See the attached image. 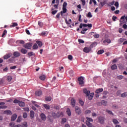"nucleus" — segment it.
I'll use <instances>...</instances> for the list:
<instances>
[{
	"mask_svg": "<svg viewBox=\"0 0 127 127\" xmlns=\"http://www.w3.org/2000/svg\"><path fill=\"white\" fill-rule=\"evenodd\" d=\"M67 2H64L63 4V10L64 13H66L67 12Z\"/></svg>",
	"mask_w": 127,
	"mask_h": 127,
	"instance_id": "nucleus-1",
	"label": "nucleus"
},
{
	"mask_svg": "<svg viewBox=\"0 0 127 127\" xmlns=\"http://www.w3.org/2000/svg\"><path fill=\"white\" fill-rule=\"evenodd\" d=\"M98 122L101 124V125H103V124L105 123V118L100 116L98 118Z\"/></svg>",
	"mask_w": 127,
	"mask_h": 127,
	"instance_id": "nucleus-2",
	"label": "nucleus"
},
{
	"mask_svg": "<svg viewBox=\"0 0 127 127\" xmlns=\"http://www.w3.org/2000/svg\"><path fill=\"white\" fill-rule=\"evenodd\" d=\"M125 17H126V16H122L121 17V18H120V25L121 26H122V25H123V23H126V22L125 21Z\"/></svg>",
	"mask_w": 127,
	"mask_h": 127,
	"instance_id": "nucleus-3",
	"label": "nucleus"
},
{
	"mask_svg": "<svg viewBox=\"0 0 127 127\" xmlns=\"http://www.w3.org/2000/svg\"><path fill=\"white\" fill-rule=\"evenodd\" d=\"M11 56H12V53H9L7 54H6L5 55H4L3 56V59L4 60H6L8 59V58H10V57H11Z\"/></svg>",
	"mask_w": 127,
	"mask_h": 127,
	"instance_id": "nucleus-4",
	"label": "nucleus"
},
{
	"mask_svg": "<svg viewBox=\"0 0 127 127\" xmlns=\"http://www.w3.org/2000/svg\"><path fill=\"white\" fill-rule=\"evenodd\" d=\"M32 46V43H28L24 45V47L26 49H30V47Z\"/></svg>",
	"mask_w": 127,
	"mask_h": 127,
	"instance_id": "nucleus-5",
	"label": "nucleus"
},
{
	"mask_svg": "<svg viewBox=\"0 0 127 127\" xmlns=\"http://www.w3.org/2000/svg\"><path fill=\"white\" fill-rule=\"evenodd\" d=\"M75 112L77 115H81L82 113V110L80 109V108L78 106L75 107Z\"/></svg>",
	"mask_w": 127,
	"mask_h": 127,
	"instance_id": "nucleus-6",
	"label": "nucleus"
},
{
	"mask_svg": "<svg viewBox=\"0 0 127 127\" xmlns=\"http://www.w3.org/2000/svg\"><path fill=\"white\" fill-rule=\"evenodd\" d=\"M78 81L79 82V85H83L84 84V78L83 77V76L78 77Z\"/></svg>",
	"mask_w": 127,
	"mask_h": 127,
	"instance_id": "nucleus-7",
	"label": "nucleus"
},
{
	"mask_svg": "<svg viewBox=\"0 0 127 127\" xmlns=\"http://www.w3.org/2000/svg\"><path fill=\"white\" fill-rule=\"evenodd\" d=\"M91 48H89L88 47H85L83 49V51L85 53H89V52H90V51H91Z\"/></svg>",
	"mask_w": 127,
	"mask_h": 127,
	"instance_id": "nucleus-8",
	"label": "nucleus"
},
{
	"mask_svg": "<svg viewBox=\"0 0 127 127\" xmlns=\"http://www.w3.org/2000/svg\"><path fill=\"white\" fill-rule=\"evenodd\" d=\"M40 118L42 121H44V122L46 121V115H45L44 113H41L40 114Z\"/></svg>",
	"mask_w": 127,
	"mask_h": 127,
	"instance_id": "nucleus-9",
	"label": "nucleus"
},
{
	"mask_svg": "<svg viewBox=\"0 0 127 127\" xmlns=\"http://www.w3.org/2000/svg\"><path fill=\"white\" fill-rule=\"evenodd\" d=\"M34 115H35L34 111H31L30 112V118L31 120H32V119H34Z\"/></svg>",
	"mask_w": 127,
	"mask_h": 127,
	"instance_id": "nucleus-10",
	"label": "nucleus"
},
{
	"mask_svg": "<svg viewBox=\"0 0 127 127\" xmlns=\"http://www.w3.org/2000/svg\"><path fill=\"white\" fill-rule=\"evenodd\" d=\"M83 93H84V94H85L86 97H88V96H89V95H90V91L87 90V89L84 88V89H83Z\"/></svg>",
	"mask_w": 127,
	"mask_h": 127,
	"instance_id": "nucleus-11",
	"label": "nucleus"
},
{
	"mask_svg": "<svg viewBox=\"0 0 127 127\" xmlns=\"http://www.w3.org/2000/svg\"><path fill=\"white\" fill-rule=\"evenodd\" d=\"M71 105L73 107L76 106V100L74 98H72L71 100Z\"/></svg>",
	"mask_w": 127,
	"mask_h": 127,
	"instance_id": "nucleus-12",
	"label": "nucleus"
},
{
	"mask_svg": "<svg viewBox=\"0 0 127 127\" xmlns=\"http://www.w3.org/2000/svg\"><path fill=\"white\" fill-rule=\"evenodd\" d=\"M94 93H91L90 94L89 93V95H88V96H87L88 100H90V101H91V100H92L93 97H94Z\"/></svg>",
	"mask_w": 127,
	"mask_h": 127,
	"instance_id": "nucleus-13",
	"label": "nucleus"
},
{
	"mask_svg": "<svg viewBox=\"0 0 127 127\" xmlns=\"http://www.w3.org/2000/svg\"><path fill=\"white\" fill-rule=\"evenodd\" d=\"M35 95L36 96L39 97V96H41V95H42V91H41V90L36 91L35 92Z\"/></svg>",
	"mask_w": 127,
	"mask_h": 127,
	"instance_id": "nucleus-14",
	"label": "nucleus"
},
{
	"mask_svg": "<svg viewBox=\"0 0 127 127\" xmlns=\"http://www.w3.org/2000/svg\"><path fill=\"white\" fill-rule=\"evenodd\" d=\"M13 56L14 57H19V56H20V53L17 51L14 52L13 53Z\"/></svg>",
	"mask_w": 127,
	"mask_h": 127,
	"instance_id": "nucleus-15",
	"label": "nucleus"
},
{
	"mask_svg": "<svg viewBox=\"0 0 127 127\" xmlns=\"http://www.w3.org/2000/svg\"><path fill=\"white\" fill-rule=\"evenodd\" d=\"M16 118H17V115H16V114H13L11 117V120L12 122H14V121L16 120Z\"/></svg>",
	"mask_w": 127,
	"mask_h": 127,
	"instance_id": "nucleus-16",
	"label": "nucleus"
},
{
	"mask_svg": "<svg viewBox=\"0 0 127 127\" xmlns=\"http://www.w3.org/2000/svg\"><path fill=\"white\" fill-rule=\"evenodd\" d=\"M111 42H112V41L110 39H106L103 41V43H104V44H106V43H107L108 44H110Z\"/></svg>",
	"mask_w": 127,
	"mask_h": 127,
	"instance_id": "nucleus-17",
	"label": "nucleus"
},
{
	"mask_svg": "<svg viewBox=\"0 0 127 127\" xmlns=\"http://www.w3.org/2000/svg\"><path fill=\"white\" fill-rule=\"evenodd\" d=\"M4 114H5L6 115H12V113H11V111L10 110H5L4 111Z\"/></svg>",
	"mask_w": 127,
	"mask_h": 127,
	"instance_id": "nucleus-18",
	"label": "nucleus"
},
{
	"mask_svg": "<svg viewBox=\"0 0 127 127\" xmlns=\"http://www.w3.org/2000/svg\"><path fill=\"white\" fill-rule=\"evenodd\" d=\"M104 91V89L103 88H99L96 90V93L97 94H100V93H102Z\"/></svg>",
	"mask_w": 127,
	"mask_h": 127,
	"instance_id": "nucleus-19",
	"label": "nucleus"
},
{
	"mask_svg": "<svg viewBox=\"0 0 127 127\" xmlns=\"http://www.w3.org/2000/svg\"><path fill=\"white\" fill-rule=\"evenodd\" d=\"M8 62L9 63H13L14 62V57H12L11 58H10L8 60Z\"/></svg>",
	"mask_w": 127,
	"mask_h": 127,
	"instance_id": "nucleus-20",
	"label": "nucleus"
},
{
	"mask_svg": "<svg viewBox=\"0 0 127 127\" xmlns=\"http://www.w3.org/2000/svg\"><path fill=\"white\" fill-rule=\"evenodd\" d=\"M63 115V112H57L56 113V118H60V116H62Z\"/></svg>",
	"mask_w": 127,
	"mask_h": 127,
	"instance_id": "nucleus-21",
	"label": "nucleus"
},
{
	"mask_svg": "<svg viewBox=\"0 0 127 127\" xmlns=\"http://www.w3.org/2000/svg\"><path fill=\"white\" fill-rule=\"evenodd\" d=\"M19 106L20 107H25V103L22 101H20L19 102Z\"/></svg>",
	"mask_w": 127,
	"mask_h": 127,
	"instance_id": "nucleus-22",
	"label": "nucleus"
},
{
	"mask_svg": "<svg viewBox=\"0 0 127 127\" xmlns=\"http://www.w3.org/2000/svg\"><path fill=\"white\" fill-rule=\"evenodd\" d=\"M43 107L46 109V110H50V106L48 104H45Z\"/></svg>",
	"mask_w": 127,
	"mask_h": 127,
	"instance_id": "nucleus-23",
	"label": "nucleus"
},
{
	"mask_svg": "<svg viewBox=\"0 0 127 127\" xmlns=\"http://www.w3.org/2000/svg\"><path fill=\"white\" fill-rule=\"evenodd\" d=\"M46 78V76L45 75H42L40 76L39 78L40 80H42V81H44Z\"/></svg>",
	"mask_w": 127,
	"mask_h": 127,
	"instance_id": "nucleus-24",
	"label": "nucleus"
},
{
	"mask_svg": "<svg viewBox=\"0 0 127 127\" xmlns=\"http://www.w3.org/2000/svg\"><path fill=\"white\" fill-rule=\"evenodd\" d=\"M21 52L22 54H26L27 53V50L25 49H21Z\"/></svg>",
	"mask_w": 127,
	"mask_h": 127,
	"instance_id": "nucleus-25",
	"label": "nucleus"
},
{
	"mask_svg": "<svg viewBox=\"0 0 127 127\" xmlns=\"http://www.w3.org/2000/svg\"><path fill=\"white\" fill-rule=\"evenodd\" d=\"M66 114L68 115V117L71 116V110L69 108H67L66 109Z\"/></svg>",
	"mask_w": 127,
	"mask_h": 127,
	"instance_id": "nucleus-26",
	"label": "nucleus"
},
{
	"mask_svg": "<svg viewBox=\"0 0 127 127\" xmlns=\"http://www.w3.org/2000/svg\"><path fill=\"white\" fill-rule=\"evenodd\" d=\"M4 102H0V109H4L5 106H3L4 105Z\"/></svg>",
	"mask_w": 127,
	"mask_h": 127,
	"instance_id": "nucleus-27",
	"label": "nucleus"
},
{
	"mask_svg": "<svg viewBox=\"0 0 127 127\" xmlns=\"http://www.w3.org/2000/svg\"><path fill=\"white\" fill-rule=\"evenodd\" d=\"M118 68V66H117V64H114L111 66L112 70H116V69Z\"/></svg>",
	"mask_w": 127,
	"mask_h": 127,
	"instance_id": "nucleus-28",
	"label": "nucleus"
},
{
	"mask_svg": "<svg viewBox=\"0 0 127 127\" xmlns=\"http://www.w3.org/2000/svg\"><path fill=\"white\" fill-rule=\"evenodd\" d=\"M86 120L87 121L86 122H88V123L90 122H93L94 121V120L91 118H89V117H86Z\"/></svg>",
	"mask_w": 127,
	"mask_h": 127,
	"instance_id": "nucleus-29",
	"label": "nucleus"
},
{
	"mask_svg": "<svg viewBox=\"0 0 127 127\" xmlns=\"http://www.w3.org/2000/svg\"><path fill=\"white\" fill-rule=\"evenodd\" d=\"M112 122L114 125H118V124L119 123V121L116 119H113Z\"/></svg>",
	"mask_w": 127,
	"mask_h": 127,
	"instance_id": "nucleus-30",
	"label": "nucleus"
},
{
	"mask_svg": "<svg viewBox=\"0 0 127 127\" xmlns=\"http://www.w3.org/2000/svg\"><path fill=\"white\" fill-rule=\"evenodd\" d=\"M121 98H126L127 97V92H124L122 93L121 95Z\"/></svg>",
	"mask_w": 127,
	"mask_h": 127,
	"instance_id": "nucleus-31",
	"label": "nucleus"
},
{
	"mask_svg": "<svg viewBox=\"0 0 127 127\" xmlns=\"http://www.w3.org/2000/svg\"><path fill=\"white\" fill-rule=\"evenodd\" d=\"M86 125L88 127H93V124L89 122H86Z\"/></svg>",
	"mask_w": 127,
	"mask_h": 127,
	"instance_id": "nucleus-32",
	"label": "nucleus"
},
{
	"mask_svg": "<svg viewBox=\"0 0 127 127\" xmlns=\"http://www.w3.org/2000/svg\"><path fill=\"white\" fill-rule=\"evenodd\" d=\"M28 56L31 57V56H35V54L33 53V52H30L28 53Z\"/></svg>",
	"mask_w": 127,
	"mask_h": 127,
	"instance_id": "nucleus-33",
	"label": "nucleus"
},
{
	"mask_svg": "<svg viewBox=\"0 0 127 127\" xmlns=\"http://www.w3.org/2000/svg\"><path fill=\"white\" fill-rule=\"evenodd\" d=\"M66 122H67V119H66L65 118L62 119L61 122L62 125H64V124L66 123Z\"/></svg>",
	"mask_w": 127,
	"mask_h": 127,
	"instance_id": "nucleus-34",
	"label": "nucleus"
},
{
	"mask_svg": "<svg viewBox=\"0 0 127 127\" xmlns=\"http://www.w3.org/2000/svg\"><path fill=\"white\" fill-rule=\"evenodd\" d=\"M101 104L102 105H103V106H107V104H108V102L105 101V100H102L101 101Z\"/></svg>",
	"mask_w": 127,
	"mask_h": 127,
	"instance_id": "nucleus-35",
	"label": "nucleus"
},
{
	"mask_svg": "<svg viewBox=\"0 0 127 127\" xmlns=\"http://www.w3.org/2000/svg\"><path fill=\"white\" fill-rule=\"evenodd\" d=\"M117 79H118V80H123V79H124V76H123V75H118L117 77Z\"/></svg>",
	"mask_w": 127,
	"mask_h": 127,
	"instance_id": "nucleus-36",
	"label": "nucleus"
},
{
	"mask_svg": "<svg viewBox=\"0 0 127 127\" xmlns=\"http://www.w3.org/2000/svg\"><path fill=\"white\" fill-rule=\"evenodd\" d=\"M37 44H38V46H39V47H41L42 46V42L40 41H37Z\"/></svg>",
	"mask_w": 127,
	"mask_h": 127,
	"instance_id": "nucleus-37",
	"label": "nucleus"
},
{
	"mask_svg": "<svg viewBox=\"0 0 127 127\" xmlns=\"http://www.w3.org/2000/svg\"><path fill=\"white\" fill-rule=\"evenodd\" d=\"M17 25L18 24L17 23H13L10 25V27H15V26H17Z\"/></svg>",
	"mask_w": 127,
	"mask_h": 127,
	"instance_id": "nucleus-38",
	"label": "nucleus"
},
{
	"mask_svg": "<svg viewBox=\"0 0 127 127\" xmlns=\"http://www.w3.org/2000/svg\"><path fill=\"white\" fill-rule=\"evenodd\" d=\"M87 17H89L90 18H91V17H93V15H92V13H91V12H89L87 13V15H86Z\"/></svg>",
	"mask_w": 127,
	"mask_h": 127,
	"instance_id": "nucleus-39",
	"label": "nucleus"
},
{
	"mask_svg": "<svg viewBox=\"0 0 127 127\" xmlns=\"http://www.w3.org/2000/svg\"><path fill=\"white\" fill-rule=\"evenodd\" d=\"M52 100L51 97H47L46 98V101L47 102H50Z\"/></svg>",
	"mask_w": 127,
	"mask_h": 127,
	"instance_id": "nucleus-40",
	"label": "nucleus"
},
{
	"mask_svg": "<svg viewBox=\"0 0 127 127\" xmlns=\"http://www.w3.org/2000/svg\"><path fill=\"white\" fill-rule=\"evenodd\" d=\"M28 126L27 125V122H25L23 123L22 126H21V127H27Z\"/></svg>",
	"mask_w": 127,
	"mask_h": 127,
	"instance_id": "nucleus-41",
	"label": "nucleus"
},
{
	"mask_svg": "<svg viewBox=\"0 0 127 127\" xmlns=\"http://www.w3.org/2000/svg\"><path fill=\"white\" fill-rule=\"evenodd\" d=\"M104 52H105V51H104V50H100L98 51L97 54L98 55L103 54V53H104Z\"/></svg>",
	"mask_w": 127,
	"mask_h": 127,
	"instance_id": "nucleus-42",
	"label": "nucleus"
},
{
	"mask_svg": "<svg viewBox=\"0 0 127 127\" xmlns=\"http://www.w3.org/2000/svg\"><path fill=\"white\" fill-rule=\"evenodd\" d=\"M7 80L8 82H10V81H11V80H12V76H7Z\"/></svg>",
	"mask_w": 127,
	"mask_h": 127,
	"instance_id": "nucleus-43",
	"label": "nucleus"
},
{
	"mask_svg": "<svg viewBox=\"0 0 127 127\" xmlns=\"http://www.w3.org/2000/svg\"><path fill=\"white\" fill-rule=\"evenodd\" d=\"M22 118L21 116H19L17 120V123H20L21 122Z\"/></svg>",
	"mask_w": 127,
	"mask_h": 127,
	"instance_id": "nucleus-44",
	"label": "nucleus"
},
{
	"mask_svg": "<svg viewBox=\"0 0 127 127\" xmlns=\"http://www.w3.org/2000/svg\"><path fill=\"white\" fill-rule=\"evenodd\" d=\"M79 103L80 104V105H81V106H84V101H82L81 99L79 100Z\"/></svg>",
	"mask_w": 127,
	"mask_h": 127,
	"instance_id": "nucleus-45",
	"label": "nucleus"
},
{
	"mask_svg": "<svg viewBox=\"0 0 127 127\" xmlns=\"http://www.w3.org/2000/svg\"><path fill=\"white\" fill-rule=\"evenodd\" d=\"M106 112L109 114V115H112V116H114V113L109 110H106Z\"/></svg>",
	"mask_w": 127,
	"mask_h": 127,
	"instance_id": "nucleus-46",
	"label": "nucleus"
},
{
	"mask_svg": "<svg viewBox=\"0 0 127 127\" xmlns=\"http://www.w3.org/2000/svg\"><path fill=\"white\" fill-rule=\"evenodd\" d=\"M91 110H86L84 112L85 115H89V114H91Z\"/></svg>",
	"mask_w": 127,
	"mask_h": 127,
	"instance_id": "nucleus-47",
	"label": "nucleus"
},
{
	"mask_svg": "<svg viewBox=\"0 0 127 127\" xmlns=\"http://www.w3.org/2000/svg\"><path fill=\"white\" fill-rule=\"evenodd\" d=\"M38 48V46L37 45V44H35L33 46V49H37Z\"/></svg>",
	"mask_w": 127,
	"mask_h": 127,
	"instance_id": "nucleus-48",
	"label": "nucleus"
},
{
	"mask_svg": "<svg viewBox=\"0 0 127 127\" xmlns=\"http://www.w3.org/2000/svg\"><path fill=\"white\" fill-rule=\"evenodd\" d=\"M54 108L56 110H60V106L59 105H54Z\"/></svg>",
	"mask_w": 127,
	"mask_h": 127,
	"instance_id": "nucleus-49",
	"label": "nucleus"
},
{
	"mask_svg": "<svg viewBox=\"0 0 127 127\" xmlns=\"http://www.w3.org/2000/svg\"><path fill=\"white\" fill-rule=\"evenodd\" d=\"M6 33H7V31H6V30H4L2 34V37H4V35H5V34H6Z\"/></svg>",
	"mask_w": 127,
	"mask_h": 127,
	"instance_id": "nucleus-50",
	"label": "nucleus"
},
{
	"mask_svg": "<svg viewBox=\"0 0 127 127\" xmlns=\"http://www.w3.org/2000/svg\"><path fill=\"white\" fill-rule=\"evenodd\" d=\"M52 117H53V118H54V119H56V113L55 112H52Z\"/></svg>",
	"mask_w": 127,
	"mask_h": 127,
	"instance_id": "nucleus-51",
	"label": "nucleus"
},
{
	"mask_svg": "<svg viewBox=\"0 0 127 127\" xmlns=\"http://www.w3.org/2000/svg\"><path fill=\"white\" fill-rule=\"evenodd\" d=\"M20 101L18 100H17V99H15L13 101V103L14 104H19V102Z\"/></svg>",
	"mask_w": 127,
	"mask_h": 127,
	"instance_id": "nucleus-52",
	"label": "nucleus"
},
{
	"mask_svg": "<svg viewBox=\"0 0 127 127\" xmlns=\"http://www.w3.org/2000/svg\"><path fill=\"white\" fill-rule=\"evenodd\" d=\"M23 118H24V119H26V118H27V113H24L23 114Z\"/></svg>",
	"mask_w": 127,
	"mask_h": 127,
	"instance_id": "nucleus-53",
	"label": "nucleus"
},
{
	"mask_svg": "<svg viewBox=\"0 0 127 127\" xmlns=\"http://www.w3.org/2000/svg\"><path fill=\"white\" fill-rule=\"evenodd\" d=\"M68 59L69 60L71 61L73 59V57L72 56V55H68Z\"/></svg>",
	"mask_w": 127,
	"mask_h": 127,
	"instance_id": "nucleus-54",
	"label": "nucleus"
},
{
	"mask_svg": "<svg viewBox=\"0 0 127 127\" xmlns=\"http://www.w3.org/2000/svg\"><path fill=\"white\" fill-rule=\"evenodd\" d=\"M38 25L39 26H40L41 27H42V26H43V23H42V22L39 21L38 22Z\"/></svg>",
	"mask_w": 127,
	"mask_h": 127,
	"instance_id": "nucleus-55",
	"label": "nucleus"
},
{
	"mask_svg": "<svg viewBox=\"0 0 127 127\" xmlns=\"http://www.w3.org/2000/svg\"><path fill=\"white\" fill-rule=\"evenodd\" d=\"M94 38H99L100 37V35L99 34H95L94 36Z\"/></svg>",
	"mask_w": 127,
	"mask_h": 127,
	"instance_id": "nucleus-56",
	"label": "nucleus"
},
{
	"mask_svg": "<svg viewBox=\"0 0 127 127\" xmlns=\"http://www.w3.org/2000/svg\"><path fill=\"white\" fill-rule=\"evenodd\" d=\"M58 11V10H54V11H52V14L54 15V14H56V13H57Z\"/></svg>",
	"mask_w": 127,
	"mask_h": 127,
	"instance_id": "nucleus-57",
	"label": "nucleus"
},
{
	"mask_svg": "<svg viewBox=\"0 0 127 127\" xmlns=\"http://www.w3.org/2000/svg\"><path fill=\"white\" fill-rule=\"evenodd\" d=\"M23 110L26 112H29V108L25 107L23 108Z\"/></svg>",
	"mask_w": 127,
	"mask_h": 127,
	"instance_id": "nucleus-58",
	"label": "nucleus"
},
{
	"mask_svg": "<svg viewBox=\"0 0 127 127\" xmlns=\"http://www.w3.org/2000/svg\"><path fill=\"white\" fill-rule=\"evenodd\" d=\"M81 1L82 2V5H85L86 4V1L85 0H81Z\"/></svg>",
	"mask_w": 127,
	"mask_h": 127,
	"instance_id": "nucleus-59",
	"label": "nucleus"
},
{
	"mask_svg": "<svg viewBox=\"0 0 127 127\" xmlns=\"http://www.w3.org/2000/svg\"><path fill=\"white\" fill-rule=\"evenodd\" d=\"M114 5H115L116 6V8H118V7H119V2L116 1Z\"/></svg>",
	"mask_w": 127,
	"mask_h": 127,
	"instance_id": "nucleus-60",
	"label": "nucleus"
},
{
	"mask_svg": "<svg viewBox=\"0 0 127 127\" xmlns=\"http://www.w3.org/2000/svg\"><path fill=\"white\" fill-rule=\"evenodd\" d=\"M25 31L28 35H30V32H29V30H27V29H26Z\"/></svg>",
	"mask_w": 127,
	"mask_h": 127,
	"instance_id": "nucleus-61",
	"label": "nucleus"
},
{
	"mask_svg": "<svg viewBox=\"0 0 127 127\" xmlns=\"http://www.w3.org/2000/svg\"><path fill=\"white\" fill-rule=\"evenodd\" d=\"M9 126L11 127H14L15 126V125L13 123H9Z\"/></svg>",
	"mask_w": 127,
	"mask_h": 127,
	"instance_id": "nucleus-62",
	"label": "nucleus"
},
{
	"mask_svg": "<svg viewBox=\"0 0 127 127\" xmlns=\"http://www.w3.org/2000/svg\"><path fill=\"white\" fill-rule=\"evenodd\" d=\"M78 42L80 43H84V41L82 39H78Z\"/></svg>",
	"mask_w": 127,
	"mask_h": 127,
	"instance_id": "nucleus-63",
	"label": "nucleus"
},
{
	"mask_svg": "<svg viewBox=\"0 0 127 127\" xmlns=\"http://www.w3.org/2000/svg\"><path fill=\"white\" fill-rule=\"evenodd\" d=\"M123 28H124V29H127V25L125 24L123 25Z\"/></svg>",
	"mask_w": 127,
	"mask_h": 127,
	"instance_id": "nucleus-64",
	"label": "nucleus"
}]
</instances>
